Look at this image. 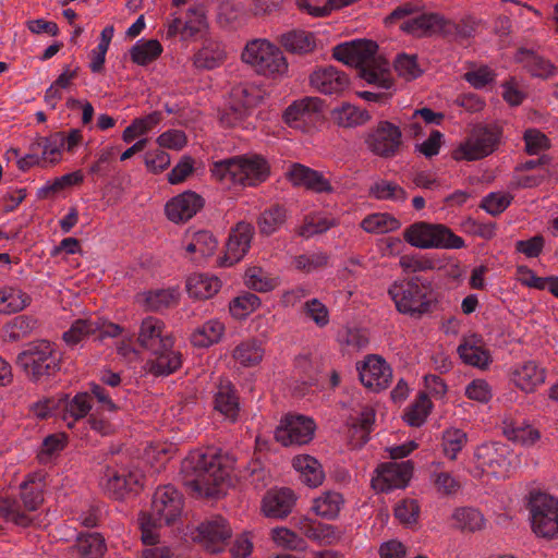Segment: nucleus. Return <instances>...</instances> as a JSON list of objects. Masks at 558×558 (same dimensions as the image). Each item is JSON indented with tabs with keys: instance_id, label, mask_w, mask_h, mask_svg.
Here are the masks:
<instances>
[{
	"instance_id": "12",
	"label": "nucleus",
	"mask_w": 558,
	"mask_h": 558,
	"mask_svg": "<svg viewBox=\"0 0 558 558\" xmlns=\"http://www.w3.org/2000/svg\"><path fill=\"white\" fill-rule=\"evenodd\" d=\"M365 144L374 155L381 158H392L399 153L403 144L402 132L396 124L389 121H380L367 132Z\"/></svg>"
},
{
	"instance_id": "64",
	"label": "nucleus",
	"mask_w": 558,
	"mask_h": 558,
	"mask_svg": "<svg viewBox=\"0 0 558 558\" xmlns=\"http://www.w3.org/2000/svg\"><path fill=\"white\" fill-rule=\"evenodd\" d=\"M512 199V195L507 193H490L482 199L481 208L492 216H498L508 208Z\"/></svg>"
},
{
	"instance_id": "19",
	"label": "nucleus",
	"mask_w": 558,
	"mask_h": 558,
	"mask_svg": "<svg viewBox=\"0 0 558 558\" xmlns=\"http://www.w3.org/2000/svg\"><path fill=\"white\" fill-rule=\"evenodd\" d=\"M311 86L325 95H341L350 84L349 77L337 68L322 66L310 75Z\"/></svg>"
},
{
	"instance_id": "28",
	"label": "nucleus",
	"mask_w": 558,
	"mask_h": 558,
	"mask_svg": "<svg viewBox=\"0 0 558 558\" xmlns=\"http://www.w3.org/2000/svg\"><path fill=\"white\" fill-rule=\"evenodd\" d=\"M332 122L339 128L353 129L366 124L371 120L367 110L350 102H342L330 111Z\"/></svg>"
},
{
	"instance_id": "1",
	"label": "nucleus",
	"mask_w": 558,
	"mask_h": 558,
	"mask_svg": "<svg viewBox=\"0 0 558 558\" xmlns=\"http://www.w3.org/2000/svg\"><path fill=\"white\" fill-rule=\"evenodd\" d=\"M377 50L378 46L375 41L357 39L333 47L332 57L359 69L360 76L368 84L389 88L392 84L389 62L377 54Z\"/></svg>"
},
{
	"instance_id": "53",
	"label": "nucleus",
	"mask_w": 558,
	"mask_h": 558,
	"mask_svg": "<svg viewBox=\"0 0 558 558\" xmlns=\"http://www.w3.org/2000/svg\"><path fill=\"white\" fill-rule=\"evenodd\" d=\"M161 119L162 114L159 111H154L144 118L135 119L123 131V141L126 143L132 142L136 136L147 133L150 129L157 125Z\"/></svg>"
},
{
	"instance_id": "27",
	"label": "nucleus",
	"mask_w": 558,
	"mask_h": 558,
	"mask_svg": "<svg viewBox=\"0 0 558 558\" xmlns=\"http://www.w3.org/2000/svg\"><path fill=\"white\" fill-rule=\"evenodd\" d=\"M150 353L154 357L147 361L146 366L154 376H168L182 365V355L179 351L173 350V345H167Z\"/></svg>"
},
{
	"instance_id": "55",
	"label": "nucleus",
	"mask_w": 558,
	"mask_h": 558,
	"mask_svg": "<svg viewBox=\"0 0 558 558\" xmlns=\"http://www.w3.org/2000/svg\"><path fill=\"white\" fill-rule=\"evenodd\" d=\"M432 408V402L426 393H420L417 400L412 404L404 414V420L410 426H421Z\"/></svg>"
},
{
	"instance_id": "18",
	"label": "nucleus",
	"mask_w": 558,
	"mask_h": 558,
	"mask_svg": "<svg viewBox=\"0 0 558 558\" xmlns=\"http://www.w3.org/2000/svg\"><path fill=\"white\" fill-rule=\"evenodd\" d=\"M204 207V198L193 191H185L166 204V215L172 222H185Z\"/></svg>"
},
{
	"instance_id": "37",
	"label": "nucleus",
	"mask_w": 558,
	"mask_h": 558,
	"mask_svg": "<svg viewBox=\"0 0 558 558\" xmlns=\"http://www.w3.org/2000/svg\"><path fill=\"white\" fill-rule=\"evenodd\" d=\"M215 410L234 422L238 417L240 407L234 387L230 384H221L215 395Z\"/></svg>"
},
{
	"instance_id": "44",
	"label": "nucleus",
	"mask_w": 558,
	"mask_h": 558,
	"mask_svg": "<svg viewBox=\"0 0 558 558\" xmlns=\"http://www.w3.org/2000/svg\"><path fill=\"white\" fill-rule=\"evenodd\" d=\"M76 547L84 558H101L107 550L105 538L99 533L81 534Z\"/></svg>"
},
{
	"instance_id": "54",
	"label": "nucleus",
	"mask_w": 558,
	"mask_h": 558,
	"mask_svg": "<svg viewBox=\"0 0 558 558\" xmlns=\"http://www.w3.org/2000/svg\"><path fill=\"white\" fill-rule=\"evenodd\" d=\"M375 423V412L372 408H364L359 416L350 420V427L353 434L359 435V439L362 444L367 442L368 435L373 429Z\"/></svg>"
},
{
	"instance_id": "56",
	"label": "nucleus",
	"mask_w": 558,
	"mask_h": 558,
	"mask_svg": "<svg viewBox=\"0 0 558 558\" xmlns=\"http://www.w3.org/2000/svg\"><path fill=\"white\" fill-rule=\"evenodd\" d=\"M399 265L404 272H421L435 268V260L424 254H407L399 259Z\"/></svg>"
},
{
	"instance_id": "38",
	"label": "nucleus",
	"mask_w": 558,
	"mask_h": 558,
	"mask_svg": "<svg viewBox=\"0 0 558 558\" xmlns=\"http://www.w3.org/2000/svg\"><path fill=\"white\" fill-rule=\"evenodd\" d=\"M280 44L287 51L298 54L310 53L316 47L315 36L305 31H291L281 35Z\"/></svg>"
},
{
	"instance_id": "57",
	"label": "nucleus",
	"mask_w": 558,
	"mask_h": 558,
	"mask_svg": "<svg viewBox=\"0 0 558 558\" xmlns=\"http://www.w3.org/2000/svg\"><path fill=\"white\" fill-rule=\"evenodd\" d=\"M44 163H56L61 157L64 147L63 132H56L50 136L41 137Z\"/></svg>"
},
{
	"instance_id": "51",
	"label": "nucleus",
	"mask_w": 558,
	"mask_h": 558,
	"mask_svg": "<svg viewBox=\"0 0 558 558\" xmlns=\"http://www.w3.org/2000/svg\"><path fill=\"white\" fill-rule=\"evenodd\" d=\"M453 520L457 527L469 532L480 531L485 523L483 514L477 509L471 507L457 509L453 513Z\"/></svg>"
},
{
	"instance_id": "3",
	"label": "nucleus",
	"mask_w": 558,
	"mask_h": 558,
	"mask_svg": "<svg viewBox=\"0 0 558 558\" xmlns=\"http://www.w3.org/2000/svg\"><path fill=\"white\" fill-rule=\"evenodd\" d=\"M181 472L186 486L206 496L216 495L218 486L228 476L227 470L221 466L216 454L203 451L191 452L182 461Z\"/></svg>"
},
{
	"instance_id": "30",
	"label": "nucleus",
	"mask_w": 558,
	"mask_h": 558,
	"mask_svg": "<svg viewBox=\"0 0 558 558\" xmlns=\"http://www.w3.org/2000/svg\"><path fill=\"white\" fill-rule=\"evenodd\" d=\"M445 20L437 13H423L404 21L401 29L414 36H425L438 33L445 27Z\"/></svg>"
},
{
	"instance_id": "40",
	"label": "nucleus",
	"mask_w": 558,
	"mask_h": 558,
	"mask_svg": "<svg viewBox=\"0 0 558 558\" xmlns=\"http://www.w3.org/2000/svg\"><path fill=\"white\" fill-rule=\"evenodd\" d=\"M225 59V49L219 44L208 43L194 54L193 63L197 69L213 70L219 66Z\"/></svg>"
},
{
	"instance_id": "10",
	"label": "nucleus",
	"mask_w": 558,
	"mask_h": 558,
	"mask_svg": "<svg viewBox=\"0 0 558 558\" xmlns=\"http://www.w3.org/2000/svg\"><path fill=\"white\" fill-rule=\"evenodd\" d=\"M501 130L497 125H476L465 142L453 151L454 160H478L490 155L498 146Z\"/></svg>"
},
{
	"instance_id": "6",
	"label": "nucleus",
	"mask_w": 558,
	"mask_h": 558,
	"mask_svg": "<svg viewBox=\"0 0 558 558\" xmlns=\"http://www.w3.org/2000/svg\"><path fill=\"white\" fill-rule=\"evenodd\" d=\"M40 474H34L21 484V497H0V515L7 521L26 527L33 523L29 512L39 508L44 501L45 481Z\"/></svg>"
},
{
	"instance_id": "41",
	"label": "nucleus",
	"mask_w": 558,
	"mask_h": 558,
	"mask_svg": "<svg viewBox=\"0 0 558 558\" xmlns=\"http://www.w3.org/2000/svg\"><path fill=\"white\" fill-rule=\"evenodd\" d=\"M162 52V46L157 39H141L131 48V60L138 65H147Z\"/></svg>"
},
{
	"instance_id": "2",
	"label": "nucleus",
	"mask_w": 558,
	"mask_h": 558,
	"mask_svg": "<svg viewBox=\"0 0 558 558\" xmlns=\"http://www.w3.org/2000/svg\"><path fill=\"white\" fill-rule=\"evenodd\" d=\"M211 175L228 185L255 186L269 177V165L260 155H238L213 162Z\"/></svg>"
},
{
	"instance_id": "24",
	"label": "nucleus",
	"mask_w": 558,
	"mask_h": 558,
	"mask_svg": "<svg viewBox=\"0 0 558 558\" xmlns=\"http://www.w3.org/2000/svg\"><path fill=\"white\" fill-rule=\"evenodd\" d=\"M289 181L295 186H304L316 193H331L333 187L324 175L301 163H292L287 172Z\"/></svg>"
},
{
	"instance_id": "17",
	"label": "nucleus",
	"mask_w": 558,
	"mask_h": 558,
	"mask_svg": "<svg viewBox=\"0 0 558 558\" xmlns=\"http://www.w3.org/2000/svg\"><path fill=\"white\" fill-rule=\"evenodd\" d=\"M509 454L506 444L492 441L480 445L474 451V459L482 472L496 474L508 464Z\"/></svg>"
},
{
	"instance_id": "34",
	"label": "nucleus",
	"mask_w": 558,
	"mask_h": 558,
	"mask_svg": "<svg viewBox=\"0 0 558 558\" xmlns=\"http://www.w3.org/2000/svg\"><path fill=\"white\" fill-rule=\"evenodd\" d=\"M226 326L219 319H209L194 329L190 336L191 343L196 348H209L222 339Z\"/></svg>"
},
{
	"instance_id": "7",
	"label": "nucleus",
	"mask_w": 558,
	"mask_h": 558,
	"mask_svg": "<svg viewBox=\"0 0 558 558\" xmlns=\"http://www.w3.org/2000/svg\"><path fill=\"white\" fill-rule=\"evenodd\" d=\"M403 239L417 248H461L464 240L440 223L418 221L403 231Z\"/></svg>"
},
{
	"instance_id": "15",
	"label": "nucleus",
	"mask_w": 558,
	"mask_h": 558,
	"mask_svg": "<svg viewBox=\"0 0 558 558\" xmlns=\"http://www.w3.org/2000/svg\"><path fill=\"white\" fill-rule=\"evenodd\" d=\"M315 423L302 415H288L275 432V438L283 446H302L308 444L314 436Z\"/></svg>"
},
{
	"instance_id": "63",
	"label": "nucleus",
	"mask_w": 558,
	"mask_h": 558,
	"mask_svg": "<svg viewBox=\"0 0 558 558\" xmlns=\"http://www.w3.org/2000/svg\"><path fill=\"white\" fill-rule=\"evenodd\" d=\"M395 70L398 74L408 81L418 77L422 73L417 64L416 56L412 54H399L395 61Z\"/></svg>"
},
{
	"instance_id": "32",
	"label": "nucleus",
	"mask_w": 558,
	"mask_h": 558,
	"mask_svg": "<svg viewBox=\"0 0 558 558\" xmlns=\"http://www.w3.org/2000/svg\"><path fill=\"white\" fill-rule=\"evenodd\" d=\"M293 468L300 473L301 481L308 487L323 484L325 473L317 459L308 454H300L292 460Z\"/></svg>"
},
{
	"instance_id": "45",
	"label": "nucleus",
	"mask_w": 558,
	"mask_h": 558,
	"mask_svg": "<svg viewBox=\"0 0 558 558\" xmlns=\"http://www.w3.org/2000/svg\"><path fill=\"white\" fill-rule=\"evenodd\" d=\"M29 296L22 290L4 287L0 290V313L11 314L27 306Z\"/></svg>"
},
{
	"instance_id": "5",
	"label": "nucleus",
	"mask_w": 558,
	"mask_h": 558,
	"mask_svg": "<svg viewBox=\"0 0 558 558\" xmlns=\"http://www.w3.org/2000/svg\"><path fill=\"white\" fill-rule=\"evenodd\" d=\"M432 282L422 277L414 276L407 280L395 281L388 289V294L395 302L399 313L413 318H421L432 312Z\"/></svg>"
},
{
	"instance_id": "25",
	"label": "nucleus",
	"mask_w": 558,
	"mask_h": 558,
	"mask_svg": "<svg viewBox=\"0 0 558 558\" xmlns=\"http://www.w3.org/2000/svg\"><path fill=\"white\" fill-rule=\"evenodd\" d=\"M413 473L411 461L387 462L378 468V481L381 482L380 490L389 492L396 488H404Z\"/></svg>"
},
{
	"instance_id": "48",
	"label": "nucleus",
	"mask_w": 558,
	"mask_h": 558,
	"mask_svg": "<svg viewBox=\"0 0 558 558\" xmlns=\"http://www.w3.org/2000/svg\"><path fill=\"white\" fill-rule=\"evenodd\" d=\"M369 194L380 201L403 203L408 198V193L402 186L387 180L375 182L369 189Z\"/></svg>"
},
{
	"instance_id": "52",
	"label": "nucleus",
	"mask_w": 558,
	"mask_h": 558,
	"mask_svg": "<svg viewBox=\"0 0 558 558\" xmlns=\"http://www.w3.org/2000/svg\"><path fill=\"white\" fill-rule=\"evenodd\" d=\"M218 246V241L209 231L202 230L192 235L191 242L185 246L187 253H198L202 257L211 256Z\"/></svg>"
},
{
	"instance_id": "29",
	"label": "nucleus",
	"mask_w": 558,
	"mask_h": 558,
	"mask_svg": "<svg viewBox=\"0 0 558 558\" xmlns=\"http://www.w3.org/2000/svg\"><path fill=\"white\" fill-rule=\"evenodd\" d=\"M460 359L468 365L485 368L492 362L489 352L483 348L482 340L477 335H472L457 349Z\"/></svg>"
},
{
	"instance_id": "20",
	"label": "nucleus",
	"mask_w": 558,
	"mask_h": 558,
	"mask_svg": "<svg viewBox=\"0 0 558 558\" xmlns=\"http://www.w3.org/2000/svg\"><path fill=\"white\" fill-rule=\"evenodd\" d=\"M323 101L318 97H304L292 102L283 113L284 122L292 128L314 122L322 111Z\"/></svg>"
},
{
	"instance_id": "36",
	"label": "nucleus",
	"mask_w": 558,
	"mask_h": 558,
	"mask_svg": "<svg viewBox=\"0 0 558 558\" xmlns=\"http://www.w3.org/2000/svg\"><path fill=\"white\" fill-rule=\"evenodd\" d=\"M186 291L194 299H209L220 289V280L217 277L204 274H193L186 279Z\"/></svg>"
},
{
	"instance_id": "46",
	"label": "nucleus",
	"mask_w": 558,
	"mask_h": 558,
	"mask_svg": "<svg viewBox=\"0 0 558 558\" xmlns=\"http://www.w3.org/2000/svg\"><path fill=\"white\" fill-rule=\"evenodd\" d=\"M400 221L387 213L373 214L365 217L361 227L368 233H387L399 229Z\"/></svg>"
},
{
	"instance_id": "26",
	"label": "nucleus",
	"mask_w": 558,
	"mask_h": 558,
	"mask_svg": "<svg viewBox=\"0 0 558 558\" xmlns=\"http://www.w3.org/2000/svg\"><path fill=\"white\" fill-rule=\"evenodd\" d=\"M296 497L292 489L269 490L263 498L262 510L268 518L283 519L292 512Z\"/></svg>"
},
{
	"instance_id": "58",
	"label": "nucleus",
	"mask_w": 558,
	"mask_h": 558,
	"mask_svg": "<svg viewBox=\"0 0 558 558\" xmlns=\"http://www.w3.org/2000/svg\"><path fill=\"white\" fill-rule=\"evenodd\" d=\"M84 177L81 171L66 173L60 178H56L53 182L47 183L39 190V197H48L50 194H56L66 186L77 185L82 183Z\"/></svg>"
},
{
	"instance_id": "23",
	"label": "nucleus",
	"mask_w": 558,
	"mask_h": 558,
	"mask_svg": "<svg viewBox=\"0 0 558 558\" xmlns=\"http://www.w3.org/2000/svg\"><path fill=\"white\" fill-rule=\"evenodd\" d=\"M197 531L205 543L206 549L210 553L221 551L226 542L232 535V530L227 520L221 517L201 523Z\"/></svg>"
},
{
	"instance_id": "31",
	"label": "nucleus",
	"mask_w": 558,
	"mask_h": 558,
	"mask_svg": "<svg viewBox=\"0 0 558 558\" xmlns=\"http://www.w3.org/2000/svg\"><path fill=\"white\" fill-rule=\"evenodd\" d=\"M263 342L256 338H247L238 343L231 352L232 359L242 367H254L264 357Z\"/></svg>"
},
{
	"instance_id": "47",
	"label": "nucleus",
	"mask_w": 558,
	"mask_h": 558,
	"mask_svg": "<svg viewBox=\"0 0 558 558\" xmlns=\"http://www.w3.org/2000/svg\"><path fill=\"white\" fill-rule=\"evenodd\" d=\"M99 327L92 318L76 319L72 323L69 330L63 332V340L69 347H75L89 336L97 333Z\"/></svg>"
},
{
	"instance_id": "8",
	"label": "nucleus",
	"mask_w": 558,
	"mask_h": 558,
	"mask_svg": "<svg viewBox=\"0 0 558 558\" xmlns=\"http://www.w3.org/2000/svg\"><path fill=\"white\" fill-rule=\"evenodd\" d=\"M241 59L265 76L283 74L288 70V62L280 48L267 39L255 38L247 41Z\"/></svg>"
},
{
	"instance_id": "9",
	"label": "nucleus",
	"mask_w": 558,
	"mask_h": 558,
	"mask_svg": "<svg viewBox=\"0 0 558 558\" xmlns=\"http://www.w3.org/2000/svg\"><path fill=\"white\" fill-rule=\"evenodd\" d=\"M527 508L532 529L544 538L558 537V499L541 490H531Z\"/></svg>"
},
{
	"instance_id": "42",
	"label": "nucleus",
	"mask_w": 558,
	"mask_h": 558,
	"mask_svg": "<svg viewBox=\"0 0 558 558\" xmlns=\"http://www.w3.org/2000/svg\"><path fill=\"white\" fill-rule=\"evenodd\" d=\"M37 328V320L27 315H20L11 319L3 327V337L12 342L28 337Z\"/></svg>"
},
{
	"instance_id": "39",
	"label": "nucleus",
	"mask_w": 558,
	"mask_h": 558,
	"mask_svg": "<svg viewBox=\"0 0 558 558\" xmlns=\"http://www.w3.org/2000/svg\"><path fill=\"white\" fill-rule=\"evenodd\" d=\"M180 293L175 288L157 289L144 294L146 310L161 312L178 304Z\"/></svg>"
},
{
	"instance_id": "62",
	"label": "nucleus",
	"mask_w": 558,
	"mask_h": 558,
	"mask_svg": "<svg viewBox=\"0 0 558 558\" xmlns=\"http://www.w3.org/2000/svg\"><path fill=\"white\" fill-rule=\"evenodd\" d=\"M329 256L323 252H313L299 255L294 258V265L299 270L312 272L328 264Z\"/></svg>"
},
{
	"instance_id": "43",
	"label": "nucleus",
	"mask_w": 558,
	"mask_h": 558,
	"mask_svg": "<svg viewBox=\"0 0 558 558\" xmlns=\"http://www.w3.org/2000/svg\"><path fill=\"white\" fill-rule=\"evenodd\" d=\"M90 409L89 395L87 392L77 393L73 399L65 402L63 421L66 422L68 427L72 428L74 423L85 417Z\"/></svg>"
},
{
	"instance_id": "4",
	"label": "nucleus",
	"mask_w": 558,
	"mask_h": 558,
	"mask_svg": "<svg viewBox=\"0 0 558 558\" xmlns=\"http://www.w3.org/2000/svg\"><path fill=\"white\" fill-rule=\"evenodd\" d=\"M16 366L35 384L47 383L61 369V354L48 340L29 342L16 356Z\"/></svg>"
},
{
	"instance_id": "61",
	"label": "nucleus",
	"mask_w": 558,
	"mask_h": 558,
	"mask_svg": "<svg viewBox=\"0 0 558 558\" xmlns=\"http://www.w3.org/2000/svg\"><path fill=\"white\" fill-rule=\"evenodd\" d=\"M525 151L529 155H538L550 147L549 138L539 130L529 129L524 132Z\"/></svg>"
},
{
	"instance_id": "11",
	"label": "nucleus",
	"mask_w": 558,
	"mask_h": 558,
	"mask_svg": "<svg viewBox=\"0 0 558 558\" xmlns=\"http://www.w3.org/2000/svg\"><path fill=\"white\" fill-rule=\"evenodd\" d=\"M183 507V495L174 486L165 485L155 490L150 511L146 514L151 517V520L170 525L181 518Z\"/></svg>"
},
{
	"instance_id": "33",
	"label": "nucleus",
	"mask_w": 558,
	"mask_h": 558,
	"mask_svg": "<svg viewBox=\"0 0 558 558\" xmlns=\"http://www.w3.org/2000/svg\"><path fill=\"white\" fill-rule=\"evenodd\" d=\"M512 380L522 391L532 392L545 381V369L529 361L512 372Z\"/></svg>"
},
{
	"instance_id": "49",
	"label": "nucleus",
	"mask_w": 558,
	"mask_h": 558,
	"mask_svg": "<svg viewBox=\"0 0 558 558\" xmlns=\"http://www.w3.org/2000/svg\"><path fill=\"white\" fill-rule=\"evenodd\" d=\"M441 440L444 454L450 460H456L458 453L468 442V435L460 428L450 427L442 432Z\"/></svg>"
},
{
	"instance_id": "16",
	"label": "nucleus",
	"mask_w": 558,
	"mask_h": 558,
	"mask_svg": "<svg viewBox=\"0 0 558 558\" xmlns=\"http://www.w3.org/2000/svg\"><path fill=\"white\" fill-rule=\"evenodd\" d=\"M99 484L107 495L114 499H122L140 485V474L125 466L107 465Z\"/></svg>"
},
{
	"instance_id": "35",
	"label": "nucleus",
	"mask_w": 558,
	"mask_h": 558,
	"mask_svg": "<svg viewBox=\"0 0 558 558\" xmlns=\"http://www.w3.org/2000/svg\"><path fill=\"white\" fill-rule=\"evenodd\" d=\"M343 506L344 498L342 494L335 490H326L313 500L312 510L323 519L335 520L338 518Z\"/></svg>"
},
{
	"instance_id": "21",
	"label": "nucleus",
	"mask_w": 558,
	"mask_h": 558,
	"mask_svg": "<svg viewBox=\"0 0 558 558\" xmlns=\"http://www.w3.org/2000/svg\"><path fill=\"white\" fill-rule=\"evenodd\" d=\"M137 341L142 348L150 352L173 345L172 337L165 333V324L151 316L142 320Z\"/></svg>"
},
{
	"instance_id": "60",
	"label": "nucleus",
	"mask_w": 558,
	"mask_h": 558,
	"mask_svg": "<svg viewBox=\"0 0 558 558\" xmlns=\"http://www.w3.org/2000/svg\"><path fill=\"white\" fill-rule=\"evenodd\" d=\"M304 534L307 538L323 545H330L338 539L337 529L330 524L318 523L305 527Z\"/></svg>"
},
{
	"instance_id": "59",
	"label": "nucleus",
	"mask_w": 558,
	"mask_h": 558,
	"mask_svg": "<svg viewBox=\"0 0 558 558\" xmlns=\"http://www.w3.org/2000/svg\"><path fill=\"white\" fill-rule=\"evenodd\" d=\"M357 0H325L323 5L318 2L300 1L299 7L306 10L311 15L314 16H326L333 10H340L348 7Z\"/></svg>"
},
{
	"instance_id": "50",
	"label": "nucleus",
	"mask_w": 558,
	"mask_h": 558,
	"mask_svg": "<svg viewBox=\"0 0 558 558\" xmlns=\"http://www.w3.org/2000/svg\"><path fill=\"white\" fill-rule=\"evenodd\" d=\"M286 209L282 206L274 205L260 214L257 225L260 233L269 235L276 232L286 222Z\"/></svg>"
},
{
	"instance_id": "22",
	"label": "nucleus",
	"mask_w": 558,
	"mask_h": 558,
	"mask_svg": "<svg viewBox=\"0 0 558 558\" xmlns=\"http://www.w3.org/2000/svg\"><path fill=\"white\" fill-rule=\"evenodd\" d=\"M254 227L245 221H240L231 229L227 242L226 262L228 265L238 263L248 252L254 235Z\"/></svg>"
},
{
	"instance_id": "14",
	"label": "nucleus",
	"mask_w": 558,
	"mask_h": 558,
	"mask_svg": "<svg viewBox=\"0 0 558 558\" xmlns=\"http://www.w3.org/2000/svg\"><path fill=\"white\" fill-rule=\"evenodd\" d=\"M362 385L374 392L389 387L392 379L390 365L379 355L369 354L356 364Z\"/></svg>"
},
{
	"instance_id": "13",
	"label": "nucleus",
	"mask_w": 558,
	"mask_h": 558,
	"mask_svg": "<svg viewBox=\"0 0 558 558\" xmlns=\"http://www.w3.org/2000/svg\"><path fill=\"white\" fill-rule=\"evenodd\" d=\"M258 100V92L253 86H234L230 92L229 106L220 116V122L226 126H235L247 117Z\"/></svg>"
}]
</instances>
